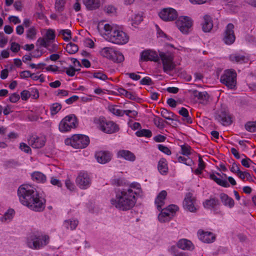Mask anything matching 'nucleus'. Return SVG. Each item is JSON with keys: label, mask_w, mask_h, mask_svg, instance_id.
<instances>
[{"label": "nucleus", "mask_w": 256, "mask_h": 256, "mask_svg": "<svg viewBox=\"0 0 256 256\" xmlns=\"http://www.w3.org/2000/svg\"><path fill=\"white\" fill-rule=\"evenodd\" d=\"M126 190L132 191L133 195L136 197L138 196H140L142 190L140 185L138 182L132 183L128 188H125Z\"/></svg>", "instance_id": "obj_30"}, {"label": "nucleus", "mask_w": 256, "mask_h": 256, "mask_svg": "<svg viewBox=\"0 0 256 256\" xmlns=\"http://www.w3.org/2000/svg\"><path fill=\"white\" fill-rule=\"evenodd\" d=\"M20 100L19 94L14 93L9 97V100L10 102L14 103L17 102Z\"/></svg>", "instance_id": "obj_62"}, {"label": "nucleus", "mask_w": 256, "mask_h": 256, "mask_svg": "<svg viewBox=\"0 0 256 256\" xmlns=\"http://www.w3.org/2000/svg\"><path fill=\"white\" fill-rule=\"evenodd\" d=\"M181 154L183 155L188 156L190 154L191 148L188 145L181 146Z\"/></svg>", "instance_id": "obj_46"}, {"label": "nucleus", "mask_w": 256, "mask_h": 256, "mask_svg": "<svg viewBox=\"0 0 256 256\" xmlns=\"http://www.w3.org/2000/svg\"><path fill=\"white\" fill-rule=\"evenodd\" d=\"M80 69L75 68L74 66H70L68 68H66V74L70 76H73L75 75L76 72L79 71Z\"/></svg>", "instance_id": "obj_48"}, {"label": "nucleus", "mask_w": 256, "mask_h": 256, "mask_svg": "<svg viewBox=\"0 0 256 256\" xmlns=\"http://www.w3.org/2000/svg\"><path fill=\"white\" fill-rule=\"evenodd\" d=\"M229 60L232 62L243 64L248 62V58L238 52L232 54L229 56Z\"/></svg>", "instance_id": "obj_22"}, {"label": "nucleus", "mask_w": 256, "mask_h": 256, "mask_svg": "<svg viewBox=\"0 0 256 256\" xmlns=\"http://www.w3.org/2000/svg\"><path fill=\"white\" fill-rule=\"evenodd\" d=\"M62 108V106L60 104L56 102L52 104L50 108V113L52 115L56 114Z\"/></svg>", "instance_id": "obj_41"}, {"label": "nucleus", "mask_w": 256, "mask_h": 256, "mask_svg": "<svg viewBox=\"0 0 256 256\" xmlns=\"http://www.w3.org/2000/svg\"><path fill=\"white\" fill-rule=\"evenodd\" d=\"M159 55L164 72H170L175 68L176 64L174 62V56L172 54L169 52H160Z\"/></svg>", "instance_id": "obj_10"}, {"label": "nucleus", "mask_w": 256, "mask_h": 256, "mask_svg": "<svg viewBox=\"0 0 256 256\" xmlns=\"http://www.w3.org/2000/svg\"><path fill=\"white\" fill-rule=\"evenodd\" d=\"M116 8L112 5L106 6L104 8L105 12L108 14H114L116 12Z\"/></svg>", "instance_id": "obj_47"}, {"label": "nucleus", "mask_w": 256, "mask_h": 256, "mask_svg": "<svg viewBox=\"0 0 256 256\" xmlns=\"http://www.w3.org/2000/svg\"><path fill=\"white\" fill-rule=\"evenodd\" d=\"M59 34L64 36L63 39L66 42H68L71 38L72 32L70 30H58Z\"/></svg>", "instance_id": "obj_38"}, {"label": "nucleus", "mask_w": 256, "mask_h": 256, "mask_svg": "<svg viewBox=\"0 0 256 256\" xmlns=\"http://www.w3.org/2000/svg\"><path fill=\"white\" fill-rule=\"evenodd\" d=\"M66 50L69 54H74L78 51V48L76 44L70 42L66 45Z\"/></svg>", "instance_id": "obj_39"}, {"label": "nucleus", "mask_w": 256, "mask_h": 256, "mask_svg": "<svg viewBox=\"0 0 256 256\" xmlns=\"http://www.w3.org/2000/svg\"><path fill=\"white\" fill-rule=\"evenodd\" d=\"M158 170L160 174L166 175L168 172V166L166 160L161 158L158 162Z\"/></svg>", "instance_id": "obj_28"}, {"label": "nucleus", "mask_w": 256, "mask_h": 256, "mask_svg": "<svg viewBox=\"0 0 256 256\" xmlns=\"http://www.w3.org/2000/svg\"><path fill=\"white\" fill-rule=\"evenodd\" d=\"M95 156L99 163L104 164L110 160L112 154L108 151H100L96 152Z\"/></svg>", "instance_id": "obj_21"}, {"label": "nucleus", "mask_w": 256, "mask_h": 256, "mask_svg": "<svg viewBox=\"0 0 256 256\" xmlns=\"http://www.w3.org/2000/svg\"><path fill=\"white\" fill-rule=\"evenodd\" d=\"M46 38L49 40H54L55 38V34L54 31L52 30H48L46 32Z\"/></svg>", "instance_id": "obj_55"}, {"label": "nucleus", "mask_w": 256, "mask_h": 256, "mask_svg": "<svg viewBox=\"0 0 256 256\" xmlns=\"http://www.w3.org/2000/svg\"><path fill=\"white\" fill-rule=\"evenodd\" d=\"M43 54V52L42 50L40 48H37L32 53V57L33 58H40Z\"/></svg>", "instance_id": "obj_64"}, {"label": "nucleus", "mask_w": 256, "mask_h": 256, "mask_svg": "<svg viewBox=\"0 0 256 256\" xmlns=\"http://www.w3.org/2000/svg\"><path fill=\"white\" fill-rule=\"evenodd\" d=\"M100 53L102 56L115 62L120 63L124 60V56L120 52L115 50L113 48L105 47L102 49Z\"/></svg>", "instance_id": "obj_8"}, {"label": "nucleus", "mask_w": 256, "mask_h": 256, "mask_svg": "<svg viewBox=\"0 0 256 256\" xmlns=\"http://www.w3.org/2000/svg\"><path fill=\"white\" fill-rule=\"evenodd\" d=\"M110 111L114 114L118 116H124L123 110L117 109L115 108H112L110 109Z\"/></svg>", "instance_id": "obj_60"}, {"label": "nucleus", "mask_w": 256, "mask_h": 256, "mask_svg": "<svg viewBox=\"0 0 256 256\" xmlns=\"http://www.w3.org/2000/svg\"><path fill=\"white\" fill-rule=\"evenodd\" d=\"M21 203L35 212H42L46 207V200L40 196L38 192L29 185H22L18 190Z\"/></svg>", "instance_id": "obj_1"}, {"label": "nucleus", "mask_w": 256, "mask_h": 256, "mask_svg": "<svg viewBox=\"0 0 256 256\" xmlns=\"http://www.w3.org/2000/svg\"><path fill=\"white\" fill-rule=\"evenodd\" d=\"M177 246L184 250H192L194 248L192 242L186 239L180 240L177 244Z\"/></svg>", "instance_id": "obj_25"}, {"label": "nucleus", "mask_w": 256, "mask_h": 256, "mask_svg": "<svg viewBox=\"0 0 256 256\" xmlns=\"http://www.w3.org/2000/svg\"><path fill=\"white\" fill-rule=\"evenodd\" d=\"M8 42L7 38L4 36V34L0 33V47L4 48Z\"/></svg>", "instance_id": "obj_57"}, {"label": "nucleus", "mask_w": 256, "mask_h": 256, "mask_svg": "<svg viewBox=\"0 0 256 256\" xmlns=\"http://www.w3.org/2000/svg\"><path fill=\"white\" fill-rule=\"evenodd\" d=\"M213 27V24L211 18L206 15L204 16V22L202 23V30L205 32H209Z\"/></svg>", "instance_id": "obj_29"}, {"label": "nucleus", "mask_w": 256, "mask_h": 256, "mask_svg": "<svg viewBox=\"0 0 256 256\" xmlns=\"http://www.w3.org/2000/svg\"><path fill=\"white\" fill-rule=\"evenodd\" d=\"M230 170L233 172L238 174L240 171L239 168V165L237 164L236 162H234L230 168Z\"/></svg>", "instance_id": "obj_61"}, {"label": "nucleus", "mask_w": 256, "mask_h": 256, "mask_svg": "<svg viewBox=\"0 0 256 256\" xmlns=\"http://www.w3.org/2000/svg\"><path fill=\"white\" fill-rule=\"evenodd\" d=\"M220 204L219 200L216 198L210 197L203 202L204 208L213 210L214 213H218L217 206Z\"/></svg>", "instance_id": "obj_19"}, {"label": "nucleus", "mask_w": 256, "mask_h": 256, "mask_svg": "<svg viewBox=\"0 0 256 256\" xmlns=\"http://www.w3.org/2000/svg\"><path fill=\"white\" fill-rule=\"evenodd\" d=\"M78 125V120L76 116L70 114L64 117L59 124V130L61 132H67L72 128H76Z\"/></svg>", "instance_id": "obj_6"}, {"label": "nucleus", "mask_w": 256, "mask_h": 256, "mask_svg": "<svg viewBox=\"0 0 256 256\" xmlns=\"http://www.w3.org/2000/svg\"><path fill=\"white\" fill-rule=\"evenodd\" d=\"M137 136L150 138L152 136V132L150 130L140 129L136 132Z\"/></svg>", "instance_id": "obj_37"}, {"label": "nucleus", "mask_w": 256, "mask_h": 256, "mask_svg": "<svg viewBox=\"0 0 256 256\" xmlns=\"http://www.w3.org/2000/svg\"><path fill=\"white\" fill-rule=\"evenodd\" d=\"M220 82L230 89H234L236 84V73L234 70H227L221 76Z\"/></svg>", "instance_id": "obj_7"}, {"label": "nucleus", "mask_w": 256, "mask_h": 256, "mask_svg": "<svg viewBox=\"0 0 256 256\" xmlns=\"http://www.w3.org/2000/svg\"><path fill=\"white\" fill-rule=\"evenodd\" d=\"M160 114L163 118L168 120H173V118H172V117H173L174 116L173 112L164 108L161 109Z\"/></svg>", "instance_id": "obj_40"}, {"label": "nucleus", "mask_w": 256, "mask_h": 256, "mask_svg": "<svg viewBox=\"0 0 256 256\" xmlns=\"http://www.w3.org/2000/svg\"><path fill=\"white\" fill-rule=\"evenodd\" d=\"M76 184L82 190H86L91 184L92 180L90 175L86 172H80L76 178Z\"/></svg>", "instance_id": "obj_11"}, {"label": "nucleus", "mask_w": 256, "mask_h": 256, "mask_svg": "<svg viewBox=\"0 0 256 256\" xmlns=\"http://www.w3.org/2000/svg\"><path fill=\"white\" fill-rule=\"evenodd\" d=\"M155 125L158 128L162 129L164 127V123L168 124V122L164 121L162 118L157 117L154 120Z\"/></svg>", "instance_id": "obj_44"}, {"label": "nucleus", "mask_w": 256, "mask_h": 256, "mask_svg": "<svg viewBox=\"0 0 256 256\" xmlns=\"http://www.w3.org/2000/svg\"><path fill=\"white\" fill-rule=\"evenodd\" d=\"M20 148L23 152H26V153H30L31 152V149L30 147L26 144L25 143L22 142L20 144Z\"/></svg>", "instance_id": "obj_53"}, {"label": "nucleus", "mask_w": 256, "mask_h": 256, "mask_svg": "<svg viewBox=\"0 0 256 256\" xmlns=\"http://www.w3.org/2000/svg\"><path fill=\"white\" fill-rule=\"evenodd\" d=\"M36 35V30L34 28H31L27 30L26 37L30 39H34Z\"/></svg>", "instance_id": "obj_49"}, {"label": "nucleus", "mask_w": 256, "mask_h": 256, "mask_svg": "<svg viewBox=\"0 0 256 256\" xmlns=\"http://www.w3.org/2000/svg\"><path fill=\"white\" fill-rule=\"evenodd\" d=\"M129 37L122 30L116 28L108 36L109 42L117 44H124L128 41Z\"/></svg>", "instance_id": "obj_9"}, {"label": "nucleus", "mask_w": 256, "mask_h": 256, "mask_svg": "<svg viewBox=\"0 0 256 256\" xmlns=\"http://www.w3.org/2000/svg\"><path fill=\"white\" fill-rule=\"evenodd\" d=\"M118 156L132 162H134L136 160L134 154L131 152L127 150H120L118 152Z\"/></svg>", "instance_id": "obj_27"}, {"label": "nucleus", "mask_w": 256, "mask_h": 256, "mask_svg": "<svg viewBox=\"0 0 256 256\" xmlns=\"http://www.w3.org/2000/svg\"><path fill=\"white\" fill-rule=\"evenodd\" d=\"M38 41V42H40V46L44 48H48L49 45L50 40L46 38H39Z\"/></svg>", "instance_id": "obj_63"}, {"label": "nucleus", "mask_w": 256, "mask_h": 256, "mask_svg": "<svg viewBox=\"0 0 256 256\" xmlns=\"http://www.w3.org/2000/svg\"><path fill=\"white\" fill-rule=\"evenodd\" d=\"M140 84L142 85H152L153 82L152 79L149 77H144L142 78L140 81Z\"/></svg>", "instance_id": "obj_56"}, {"label": "nucleus", "mask_w": 256, "mask_h": 256, "mask_svg": "<svg viewBox=\"0 0 256 256\" xmlns=\"http://www.w3.org/2000/svg\"><path fill=\"white\" fill-rule=\"evenodd\" d=\"M83 2L90 10H96L100 6V0H83Z\"/></svg>", "instance_id": "obj_31"}, {"label": "nucleus", "mask_w": 256, "mask_h": 256, "mask_svg": "<svg viewBox=\"0 0 256 256\" xmlns=\"http://www.w3.org/2000/svg\"><path fill=\"white\" fill-rule=\"evenodd\" d=\"M78 224V221L76 220H68L64 222V226L67 229L74 230L76 229Z\"/></svg>", "instance_id": "obj_36"}, {"label": "nucleus", "mask_w": 256, "mask_h": 256, "mask_svg": "<svg viewBox=\"0 0 256 256\" xmlns=\"http://www.w3.org/2000/svg\"><path fill=\"white\" fill-rule=\"evenodd\" d=\"M90 143L89 138L83 134H74L71 138L65 140L66 145H70L75 148H84L86 147Z\"/></svg>", "instance_id": "obj_5"}, {"label": "nucleus", "mask_w": 256, "mask_h": 256, "mask_svg": "<svg viewBox=\"0 0 256 256\" xmlns=\"http://www.w3.org/2000/svg\"><path fill=\"white\" fill-rule=\"evenodd\" d=\"M183 206L185 210L190 212H196L197 208L196 206V199L192 193L188 192L183 202Z\"/></svg>", "instance_id": "obj_13"}, {"label": "nucleus", "mask_w": 256, "mask_h": 256, "mask_svg": "<svg viewBox=\"0 0 256 256\" xmlns=\"http://www.w3.org/2000/svg\"><path fill=\"white\" fill-rule=\"evenodd\" d=\"M94 77L102 80L108 78L106 75L100 72H94Z\"/></svg>", "instance_id": "obj_50"}, {"label": "nucleus", "mask_w": 256, "mask_h": 256, "mask_svg": "<svg viewBox=\"0 0 256 256\" xmlns=\"http://www.w3.org/2000/svg\"><path fill=\"white\" fill-rule=\"evenodd\" d=\"M136 202V196L133 195L132 192L125 188L116 192L115 198L110 200V203L112 206L123 211L132 208Z\"/></svg>", "instance_id": "obj_2"}, {"label": "nucleus", "mask_w": 256, "mask_h": 256, "mask_svg": "<svg viewBox=\"0 0 256 256\" xmlns=\"http://www.w3.org/2000/svg\"><path fill=\"white\" fill-rule=\"evenodd\" d=\"M176 11L172 8H164L159 13L160 17L164 21H172L178 17Z\"/></svg>", "instance_id": "obj_15"}, {"label": "nucleus", "mask_w": 256, "mask_h": 256, "mask_svg": "<svg viewBox=\"0 0 256 256\" xmlns=\"http://www.w3.org/2000/svg\"><path fill=\"white\" fill-rule=\"evenodd\" d=\"M103 28L105 32L104 34L108 36L114 30H116V28L112 26L110 24H106L104 25Z\"/></svg>", "instance_id": "obj_45"}, {"label": "nucleus", "mask_w": 256, "mask_h": 256, "mask_svg": "<svg viewBox=\"0 0 256 256\" xmlns=\"http://www.w3.org/2000/svg\"><path fill=\"white\" fill-rule=\"evenodd\" d=\"M220 199L223 204L230 208H232L234 206V200L230 197L228 196L226 194L222 193L220 194Z\"/></svg>", "instance_id": "obj_26"}, {"label": "nucleus", "mask_w": 256, "mask_h": 256, "mask_svg": "<svg viewBox=\"0 0 256 256\" xmlns=\"http://www.w3.org/2000/svg\"><path fill=\"white\" fill-rule=\"evenodd\" d=\"M199 239L206 243H210L214 241L215 236L211 232H204L202 230H199L198 232Z\"/></svg>", "instance_id": "obj_20"}, {"label": "nucleus", "mask_w": 256, "mask_h": 256, "mask_svg": "<svg viewBox=\"0 0 256 256\" xmlns=\"http://www.w3.org/2000/svg\"><path fill=\"white\" fill-rule=\"evenodd\" d=\"M246 129L250 132H254L256 131V124L250 122H248L245 125Z\"/></svg>", "instance_id": "obj_51"}, {"label": "nucleus", "mask_w": 256, "mask_h": 256, "mask_svg": "<svg viewBox=\"0 0 256 256\" xmlns=\"http://www.w3.org/2000/svg\"><path fill=\"white\" fill-rule=\"evenodd\" d=\"M210 178L220 186L224 188H228L230 186V184L226 180H222L218 178L214 174H210Z\"/></svg>", "instance_id": "obj_33"}, {"label": "nucleus", "mask_w": 256, "mask_h": 256, "mask_svg": "<svg viewBox=\"0 0 256 256\" xmlns=\"http://www.w3.org/2000/svg\"><path fill=\"white\" fill-rule=\"evenodd\" d=\"M180 115L183 116V120L188 124L192 122V118L189 116L188 110L184 108H182L178 112Z\"/></svg>", "instance_id": "obj_34"}, {"label": "nucleus", "mask_w": 256, "mask_h": 256, "mask_svg": "<svg viewBox=\"0 0 256 256\" xmlns=\"http://www.w3.org/2000/svg\"><path fill=\"white\" fill-rule=\"evenodd\" d=\"M158 148L160 151L167 155H170L171 154L170 150L167 146L164 145L158 144Z\"/></svg>", "instance_id": "obj_52"}, {"label": "nucleus", "mask_w": 256, "mask_h": 256, "mask_svg": "<svg viewBox=\"0 0 256 256\" xmlns=\"http://www.w3.org/2000/svg\"><path fill=\"white\" fill-rule=\"evenodd\" d=\"M192 94L195 98H197L202 104H206L209 98V96L206 92H200L197 90H194L192 91Z\"/></svg>", "instance_id": "obj_23"}, {"label": "nucleus", "mask_w": 256, "mask_h": 256, "mask_svg": "<svg viewBox=\"0 0 256 256\" xmlns=\"http://www.w3.org/2000/svg\"><path fill=\"white\" fill-rule=\"evenodd\" d=\"M176 26L183 34H187L192 26V20L188 16H180L176 20Z\"/></svg>", "instance_id": "obj_12"}, {"label": "nucleus", "mask_w": 256, "mask_h": 256, "mask_svg": "<svg viewBox=\"0 0 256 256\" xmlns=\"http://www.w3.org/2000/svg\"><path fill=\"white\" fill-rule=\"evenodd\" d=\"M94 122L98 125L99 128L107 134H113L118 131L119 127L112 121H108L104 117L96 118Z\"/></svg>", "instance_id": "obj_4"}, {"label": "nucleus", "mask_w": 256, "mask_h": 256, "mask_svg": "<svg viewBox=\"0 0 256 256\" xmlns=\"http://www.w3.org/2000/svg\"><path fill=\"white\" fill-rule=\"evenodd\" d=\"M216 119L224 126L231 124V117L228 112L224 108H221L218 110L215 116Z\"/></svg>", "instance_id": "obj_14"}, {"label": "nucleus", "mask_w": 256, "mask_h": 256, "mask_svg": "<svg viewBox=\"0 0 256 256\" xmlns=\"http://www.w3.org/2000/svg\"><path fill=\"white\" fill-rule=\"evenodd\" d=\"M32 178L34 180L38 182L44 183L46 180V176L41 172H35L32 174Z\"/></svg>", "instance_id": "obj_32"}, {"label": "nucleus", "mask_w": 256, "mask_h": 256, "mask_svg": "<svg viewBox=\"0 0 256 256\" xmlns=\"http://www.w3.org/2000/svg\"><path fill=\"white\" fill-rule=\"evenodd\" d=\"M14 214V210H8L4 215L1 217L0 221L2 222H8L12 219Z\"/></svg>", "instance_id": "obj_35"}, {"label": "nucleus", "mask_w": 256, "mask_h": 256, "mask_svg": "<svg viewBox=\"0 0 256 256\" xmlns=\"http://www.w3.org/2000/svg\"><path fill=\"white\" fill-rule=\"evenodd\" d=\"M66 0H56L55 4V8L59 12L63 11Z\"/></svg>", "instance_id": "obj_42"}, {"label": "nucleus", "mask_w": 256, "mask_h": 256, "mask_svg": "<svg viewBox=\"0 0 256 256\" xmlns=\"http://www.w3.org/2000/svg\"><path fill=\"white\" fill-rule=\"evenodd\" d=\"M166 195V190H162L157 196L155 200V204L156 205L157 208L158 210H162V206L164 204V201Z\"/></svg>", "instance_id": "obj_24"}, {"label": "nucleus", "mask_w": 256, "mask_h": 256, "mask_svg": "<svg viewBox=\"0 0 256 256\" xmlns=\"http://www.w3.org/2000/svg\"><path fill=\"white\" fill-rule=\"evenodd\" d=\"M160 55L155 51L147 50L144 51L141 54V59L144 61L158 62L160 60Z\"/></svg>", "instance_id": "obj_17"}, {"label": "nucleus", "mask_w": 256, "mask_h": 256, "mask_svg": "<svg viewBox=\"0 0 256 256\" xmlns=\"http://www.w3.org/2000/svg\"><path fill=\"white\" fill-rule=\"evenodd\" d=\"M234 28V26L232 24H228L226 26L223 40L227 44H232L235 41L236 37L233 30Z\"/></svg>", "instance_id": "obj_16"}, {"label": "nucleus", "mask_w": 256, "mask_h": 256, "mask_svg": "<svg viewBox=\"0 0 256 256\" xmlns=\"http://www.w3.org/2000/svg\"><path fill=\"white\" fill-rule=\"evenodd\" d=\"M123 112L124 114H126L130 118H134L138 115V112L136 110H124Z\"/></svg>", "instance_id": "obj_58"}, {"label": "nucleus", "mask_w": 256, "mask_h": 256, "mask_svg": "<svg viewBox=\"0 0 256 256\" xmlns=\"http://www.w3.org/2000/svg\"><path fill=\"white\" fill-rule=\"evenodd\" d=\"M142 21V17L140 14H135L134 17L132 18V26L136 27V26L139 24Z\"/></svg>", "instance_id": "obj_43"}, {"label": "nucleus", "mask_w": 256, "mask_h": 256, "mask_svg": "<svg viewBox=\"0 0 256 256\" xmlns=\"http://www.w3.org/2000/svg\"><path fill=\"white\" fill-rule=\"evenodd\" d=\"M20 45L15 42L11 44L10 50L14 52H18L20 50Z\"/></svg>", "instance_id": "obj_59"}, {"label": "nucleus", "mask_w": 256, "mask_h": 256, "mask_svg": "<svg viewBox=\"0 0 256 256\" xmlns=\"http://www.w3.org/2000/svg\"><path fill=\"white\" fill-rule=\"evenodd\" d=\"M50 238L47 234H32L26 240L27 246L32 250H40L50 242Z\"/></svg>", "instance_id": "obj_3"}, {"label": "nucleus", "mask_w": 256, "mask_h": 256, "mask_svg": "<svg viewBox=\"0 0 256 256\" xmlns=\"http://www.w3.org/2000/svg\"><path fill=\"white\" fill-rule=\"evenodd\" d=\"M28 144L34 148H42L45 144V140L43 138H39L36 136H32L28 138Z\"/></svg>", "instance_id": "obj_18"}, {"label": "nucleus", "mask_w": 256, "mask_h": 256, "mask_svg": "<svg viewBox=\"0 0 256 256\" xmlns=\"http://www.w3.org/2000/svg\"><path fill=\"white\" fill-rule=\"evenodd\" d=\"M123 183V180L121 178H115L111 181V184L113 186H122Z\"/></svg>", "instance_id": "obj_54"}]
</instances>
